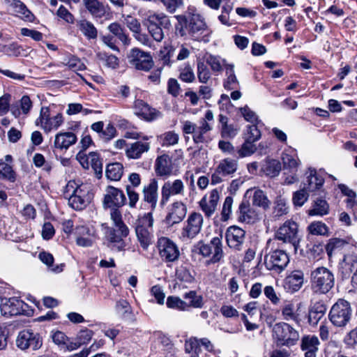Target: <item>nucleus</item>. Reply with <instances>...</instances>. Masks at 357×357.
<instances>
[{
	"mask_svg": "<svg viewBox=\"0 0 357 357\" xmlns=\"http://www.w3.org/2000/svg\"><path fill=\"white\" fill-rule=\"evenodd\" d=\"M184 191L185 185L181 179L165 182L161 188L160 204L165 205L172 196L183 195Z\"/></svg>",
	"mask_w": 357,
	"mask_h": 357,
	"instance_id": "obj_15",
	"label": "nucleus"
},
{
	"mask_svg": "<svg viewBox=\"0 0 357 357\" xmlns=\"http://www.w3.org/2000/svg\"><path fill=\"white\" fill-rule=\"evenodd\" d=\"M152 211L144 213L142 217L139 218L136 225H141L143 227L153 230L154 220Z\"/></svg>",
	"mask_w": 357,
	"mask_h": 357,
	"instance_id": "obj_62",
	"label": "nucleus"
},
{
	"mask_svg": "<svg viewBox=\"0 0 357 357\" xmlns=\"http://www.w3.org/2000/svg\"><path fill=\"white\" fill-rule=\"evenodd\" d=\"M351 316V309L348 301L339 299L331 307L329 312V319L337 327H344L349 321Z\"/></svg>",
	"mask_w": 357,
	"mask_h": 357,
	"instance_id": "obj_6",
	"label": "nucleus"
},
{
	"mask_svg": "<svg viewBox=\"0 0 357 357\" xmlns=\"http://www.w3.org/2000/svg\"><path fill=\"white\" fill-rule=\"evenodd\" d=\"M77 26L79 31L88 38L95 39L98 36V31L94 25L86 20H80L77 22Z\"/></svg>",
	"mask_w": 357,
	"mask_h": 357,
	"instance_id": "obj_41",
	"label": "nucleus"
},
{
	"mask_svg": "<svg viewBox=\"0 0 357 357\" xmlns=\"http://www.w3.org/2000/svg\"><path fill=\"white\" fill-rule=\"evenodd\" d=\"M85 8L91 15L96 17H101L105 14V7L98 0H82Z\"/></svg>",
	"mask_w": 357,
	"mask_h": 357,
	"instance_id": "obj_36",
	"label": "nucleus"
},
{
	"mask_svg": "<svg viewBox=\"0 0 357 357\" xmlns=\"http://www.w3.org/2000/svg\"><path fill=\"white\" fill-rule=\"evenodd\" d=\"M108 30L115 36H116L123 43L124 45H130V39L124 33L123 28L119 24L116 22L110 24L108 26Z\"/></svg>",
	"mask_w": 357,
	"mask_h": 357,
	"instance_id": "obj_47",
	"label": "nucleus"
},
{
	"mask_svg": "<svg viewBox=\"0 0 357 357\" xmlns=\"http://www.w3.org/2000/svg\"><path fill=\"white\" fill-rule=\"evenodd\" d=\"M220 199V193L217 189L212 190L208 197L204 196L199 202V206L205 215L211 217L216 210Z\"/></svg>",
	"mask_w": 357,
	"mask_h": 357,
	"instance_id": "obj_18",
	"label": "nucleus"
},
{
	"mask_svg": "<svg viewBox=\"0 0 357 357\" xmlns=\"http://www.w3.org/2000/svg\"><path fill=\"white\" fill-rule=\"evenodd\" d=\"M153 230L143 227L141 225L135 226V234L141 247L146 250L153 243Z\"/></svg>",
	"mask_w": 357,
	"mask_h": 357,
	"instance_id": "obj_31",
	"label": "nucleus"
},
{
	"mask_svg": "<svg viewBox=\"0 0 357 357\" xmlns=\"http://www.w3.org/2000/svg\"><path fill=\"white\" fill-rule=\"evenodd\" d=\"M272 337L278 346L289 347L296 344L299 333L289 324L280 322L273 326Z\"/></svg>",
	"mask_w": 357,
	"mask_h": 357,
	"instance_id": "obj_3",
	"label": "nucleus"
},
{
	"mask_svg": "<svg viewBox=\"0 0 357 357\" xmlns=\"http://www.w3.org/2000/svg\"><path fill=\"white\" fill-rule=\"evenodd\" d=\"M93 332L89 329L80 331L77 335V340L73 342L70 345L71 350H75L81 347L82 344L88 343L92 338Z\"/></svg>",
	"mask_w": 357,
	"mask_h": 357,
	"instance_id": "obj_43",
	"label": "nucleus"
},
{
	"mask_svg": "<svg viewBox=\"0 0 357 357\" xmlns=\"http://www.w3.org/2000/svg\"><path fill=\"white\" fill-rule=\"evenodd\" d=\"M150 149L149 142L137 141L127 146L125 154L128 159L137 160L141 158L144 153L149 152Z\"/></svg>",
	"mask_w": 357,
	"mask_h": 357,
	"instance_id": "obj_21",
	"label": "nucleus"
},
{
	"mask_svg": "<svg viewBox=\"0 0 357 357\" xmlns=\"http://www.w3.org/2000/svg\"><path fill=\"white\" fill-rule=\"evenodd\" d=\"M172 170V160L168 155L158 156L155 160V171L160 176H169Z\"/></svg>",
	"mask_w": 357,
	"mask_h": 357,
	"instance_id": "obj_32",
	"label": "nucleus"
},
{
	"mask_svg": "<svg viewBox=\"0 0 357 357\" xmlns=\"http://www.w3.org/2000/svg\"><path fill=\"white\" fill-rule=\"evenodd\" d=\"M158 248L160 257L167 262L175 261L180 256L178 246L167 237H161L158 239Z\"/></svg>",
	"mask_w": 357,
	"mask_h": 357,
	"instance_id": "obj_13",
	"label": "nucleus"
},
{
	"mask_svg": "<svg viewBox=\"0 0 357 357\" xmlns=\"http://www.w3.org/2000/svg\"><path fill=\"white\" fill-rule=\"evenodd\" d=\"M199 253L204 257H208L212 255L207 264H215L223 257L222 236L213 237L209 243L201 244L199 247Z\"/></svg>",
	"mask_w": 357,
	"mask_h": 357,
	"instance_id": "obj_9",
	"label": "nucleus"
},
{
	"mask_svg": "<svg viewBox=\"0 0 357 357\" xmlns=\"http://www.w3.org/2000/svg\"><path fill=\"white\" fill-rule=\"evenodd\" d=\"M289 212V208L287 206V203L284 199L278 197L274 202L273 207L272 218L276 220L284 215L287 214Z\"/></svg>",
	"mask_w": 357,
	"mask_h": 357,
	"instance_id": "obj_42",
	"label": "nucleus"
},
{
	"mask_svg": "<svg viewBox=\"0 0 357 357\" xmlns=\"http://www.w3.org/2000/svg\"><path fill=\"white\" fill-rule=\"evenodd\" d=\"M15 344L22 351L29 349L36 351L42 347L43 340L39 333H33L31 330H23L18 333Z\"/></svg>",
	"mask_w": 357,
	"mask_h": 357,
	"instance_id": "obj_10",
	"label": "nucleus"
},
{
	"mask_svg": "<svg viewBox=\"0 0 357 357\" xmlns=\"http://www.w3.org/2000/svg\"><path fill=\"white\" fill-rule=\"evenodd\" d=\"M185 351L190 354V357H199L201 351L199 339L197 337H191L185 341Z\"/></svg>",
	"mask_w": 357,
	"mask_h": 357,
	"instance_id": "obj_48",
	"label": "nucleus"
},
{
	"mask_svg": "<svg viewBox=\"0 0 357 357\" xmlns=\"http://www.w3.org/2000/svg\"><path fill=\"white\" fill-rule=\"evenodd\" d=\"M320 342L315 335H305L302 337L301 347L305 351V357H316Z\"/></svg>",
	"mask_w": 357,
	"mask_h": 357,
	"instance_id": "obj_24",
	"label": "nucleus"
},
{
	"mask_svg": "<svg viewBox=\"0 0 357 357\" xmlns=\"http://www.w3.org/2000/svg\"><path fill=\"white\" fill-rule=\"evenodd\" d=\"M245 139L255 142L261 137V131L259 130L257 125L253 124L248 126L245 132Z\"/></svg>",
	"mask_w": 357,
	"mask_h": 357,
	"instance_id": "obj_63",
	"label": "nucleus"
},
{
	"mask_svg": "<svg viewBox=\"0 0 357 357\" xmlns=\"http://www.w3.org/2000/svg\"><path fill=\"white\" fill-rule=\"evenodd\" d=\"M252 204L266 209L268 206L266 192L259 189L256 190L253 195Z\"/></svg>",
	"mask_w": 357,
	"mask_h": 357,
	"instance_id": "obj_59",
	"label": "nucleus"
},
{
	"mask_svg": "<svg viewBox=\"0 0 357 357\" xmlns=\"http://www.w3.org/2000/svg\"><path fill=\"white\" fill-rule=\"evenodd\" d=\"M63 63L74 71L83 70L85 69V66L81 60L74 56H70L64 59Z\"/></svg>",
	"mask_w": 357,
	"mask_h": 357,
	"instance_id": "obj_56",
	"label": "nucleus"
},
{
	"mask_svg": "<svg viewBox=\"0 0 357 357\" xmlns=\"http://www.w3.org/2000/svg\"><path fill=\"white\" fill-rule=\"evenodd\" d=\"M126 201V198L122 190L112 186L106 188L103 200L105 208L121 207Z\"/></svg>",
	"mask_w": 357,
	"mask_h": 357,
	"instance_id": "obj_16",
	"label": "nucleus"
},
{
	"mask_svg": "<svg viewBox=\"0 0 357 357\" xmlns=\"http://www.w3.org/2000/svg\"><path fill=\"white\" fill-rule=\"evenodd\" d=\"M12 8L17 15L24 20L32 22L33 15L20 0H12Z\"/></svg>",
	"mask_w": 357,
	"mask_h": 357,
	"instance_id": "obj_38",
	"label": "nucleus"
},
{
	"mask_svg": "<svg viewBox=\"0 0 357 357\" xmlns=\"http://www.w3.org/2000/svg\"><path fill=\"white\" fill-rule=\"evenodd\" d=\"M144 24L146 27L160 26L168 29L171 26L170 20L165 14L153 11L146 13Z\"/></svg>",
	"mask_w": 357,
	"mask_h": 357,
	"instance_id": "obj_20",
	"label": "nucleus"
},
{
	"mask_svg": "<svg viewBox=\"0 0 357 357\" xmlns=\"http://www.w3.org/2000/svg\"><path fill=\"white\" fill-rule=\"evenodd\" d=\"M89 167L93 169L96 176L100 178L102 174V164L98 153L91 152L89 153Z\"/></svg>",
	"mask_w": 357,
	"mask_h": 357,
	"instance_id": "obj_52",
	"label": "nucleus"
},
{
	"mask_svg": "<svg viewBox=\"0 0 357 357\" xmlns=\"http://www.w3.org/2000/svg\"><path fill=\"white\" fill-rule=\"evenodd\" d=\"M348 242L342 238H331L325 246L326 251L329 257H331L333 252L344 248Z\"/></svg>",
	"mask_w": 357,
	"mask_h": 357,
	"instance_id": "obj_45",
	"label": "nucleus"
},
{
	"mask_svg": "<svg viewBox=\"0 0 357 357\" xmlns=\"http://www.w3.org/2000/svg\"><path fill=\"white\" fill-rule=\"evenodd\" d=\"M123 171V165L120 162H114L107 166L105 174L108 179L116 181L121 179Z\"/></svg>",
	"mask_w": 357,
	"mask_h": 357,
	"instance_id": "obj_40",
	"label": "nucleus"
},
{
	"mask_svg": "<svg viewBox=\"0 0 357 357\" xmlns=\"http://www.w3.org/2000/svg\"><path fill=\"white\" fill-rule=\"evenodd\" d=\"M0 179H6L10 182H15L16 174L12 166L0 160Z\"/></svg>",
	"mask_w": 357,
	"mask_h": 357,
	"instance_id": "obj_49",
	"label": "nucleus"
},
{
	"mask_svg": "<svg viewBox=\"0 0 357 357\" xmlns=\"http://www.w3.org/2000/svg\"><path fill=\"white\" fill-rule=\"evenodd\" d=\"M75 233L77 234V244L82 247H89L94 241V232L92 229L86 226H79L76 227Z\"/></svg>",
	"mask_w": 357,
	"mask_h": 357,
	"instance_id": "obj_25",
	"label": "nucleus"
},
{
	"mask_svg": "<svg viewBox=\"0 0 357 357\" xmlns=\"http://www.w3.org/2000/svg\"><path fill=\"white\" fill-rule=\"evenodd\" d=\"M238 220L241 222L251 224L259 219V214L250 208L248 201H242L237 211Z\"/></svg>",
	"mask_w": 357,
	"mask_h": 357,
	"instance_id": "obj_23",
	"label": "nucleus"
},
{
	"mask_svg": "<svg viewBox=\"0 0 357 357\" xmlns=\"http://www.w3.org/2000/svg\"><path fill=\"white\" fill-rule=\"evenodd\" d=\"M326 311V306L320 303H316L310 310L308 321L310 324L315 326L321 319Z\"/></svg>",
	"mask_w": 357,
	"mask_h": 357,
	"instance_id": "obj_37",
	"label": "nucleus"
},
{
	"mask_svg": "<svg viewBox=\"0 0 357 357\" xmlns=\"http://www.w3.org/2000/svg\"><path fill=\"white\" fill-rule=\"evenodd\" d=\"M167 306L169 308L183 311L189 308V305L186 302L176 296H169L167 299Z\"/></svg>",
	"mask_w": 357,
	"mask_h": 357,
	"instance_id": "obj_57",
	"label": "nucleus"
},
{
	"mask_svg": "<svg viewBox=\"0 0 357 357\" xmlns=\"http://www.w3.org/2000/svg\"><path fill=\"white\" fill-rule=\"evenodd\" d=\"M179 71V78L183 82L191 83L195 81V75L193 68L189 63L185 64L183 67L180 68Z\"/></svg>",
	"mask_w": 357,
	"mask_h": 357,
	"instance_id": "obj_53",
	"label": "nucleus"
},
{
	"mask_svg": "<svg viewBox=\"0 0 357 357\" xmlns=\"http://www.w3.org/2000/svg\"><path fill=\"white\" fill-rule=\"evenodd\" d=\"M253 143L254 142L245 139V142L237 151L238 156L241 158H245L254 153L256 151V147Z\"/></svg>",
	"mask_w": 357,
	"mask_h": 357,
	"instance_id": "obj_60",
	"label": "nucleus"
},
{
	"mask_svg": "<svg viewBox=\"0 0 357 357\" xmlns=\"http://www.w3.org/2000/svg\"><path fill=\"white\" fill-rule=\"evenodd\" d=\"M197 74L199 81L203 84H206L211 77L207 65L202 61H197Z\"/></svg>",
	"mask_w": 357,
	"mask_h": 357,
	"instance_id": "obj_50",
	"label": "nucleus"
},
{
	"mask_svg": "<svg viewBox=\"0 0 357 357\" xmlns=\"http://www.w3.org/2000/svg\"><path fill=\"white\" fill-rule=\"evenodd\" d=\"M275 238L283 243L292 244L296 248L300 243L298 225L293 220H287L274 231Z\"/></svg>",
	"mask_w": 357,
	"mask_h": 357,
	"instance_id": "obj_4",
	"label": "nucleus"
},
{
	"mask_svg": "<svg viewBox=\"0 0 357 357\" xmlns=\"http://www.w3.org/2000/svg\"><path fill=\"white\" fill-rule=\"evenodd\" d=\"M309 197L307 190L305 188L294 192L293 196V203L296 206H301L307 200Z\"/></svg>",
	"mask_w": 357,
	"mask_h": 357,
	"instance_id": "obj_64",
	"label": "nucleus"
},
{
	"mask_svg": "<svg viewBox=\"0 0 357 357\" xmlns=\"http://www.w3.org/2000/svg\"><path fill=\"white\" fill-rule=\"evenodd\" d=\"M32 106L33 103L29 96H23L20 100V107L17 105H13L10 107V112L15 118H18L22 114L27 115Z\"/></svg>",
	"mask_w": 357,
	"mask_h": 357,
	"instance_id": "obj_33",
	"label": "nucleus"
},
{
	"mask_svg": "<svg viewBox=\"0 0 357 357\" xmlns=\"http://www.w3.org/2000/svg\"><path fill=\"white\" fill-rule=\"evenodd\" d=\"M144 201L151 204V211H154L158 202V183L153 179L142 190Z\"/></svg>",
	"mask_w": 357,
	"mask_h": 357,
	"instance_id": "obj_27",
	"label": "nucleus"
},
{
	"mask_svg": "<svg viewBox=\"0 0 357 357\" xmlns=\"http://www.w3.org/2000/svg\"><path fill=\"white\" fill-rule=\"evenodd\" d=\"M128 63L139 70L149 71L153 66V60L150 53L135 47L127 56Z\"/></svg>",
	"mask_w": 357,
	"mask_h": 357,
	"instance_id": "obj_8",
	"label": "nucleus"
},
{
	"mask_svg": "<svg viewBox=\"0 0 357 357\" xmlns=\"http://www.w3.org/2000/svg\"><path fill=\"white\" fill-rule=\"evenodd\" d=\"M232 204L233 198L230 196L227 197L224 201L221 213V219L222 221H227L229 219L232 212Z\"/></svg>",
	"mask_w": 357,
	"mask_h": 357,
	"instance_id": "obj_61",
	"label": "nucleus"
},
{
	"mask_svg": "<svg viewBox=\"0 0 357 357\" xmlns=\"http://www.w3.org/2000/svg\"><path fill=\"white\" fill-rule=\"evenodd\" d=\"M52 337L53 342L61 349L72 351L70 349V345L73 341H70V340L63 332L59 331H56L53 333Z\"/></svg>",
	"mask_w": 357,
	"mask_h": 357,
	"instance_id": "obj_46",
	"label": "nucleus"
},
{
	"mask_svg": "<svg viewBox=\"0 0 357 357\" xmlns=\"http://www.w3.org/2000/svg\"><path fill=\"white\" fill-rule=\"evenodd\" d=\"M77 137L72 132H59L56 135L54 139V146L59 149H67L71 145L75 144Z\"/></svg>",
	"mask_w": 357,
	"mask_h": 357,
	"instance_id": "obj_30",
	"label": "nucleus"
},
{
	"mask_svg": "<svg viewBox=\"0 0 357 357\" xmlns=\"http://www.w3.org/2000/svg\"><path fill=\"white\" fill-rule=\"evenodd\" d=\"M135 113L146 121H153L160 114L155 109L151 108L142 100H137L135 102Z\"/></svg>",
	"mask_w": 357,
	"mask_h": 357,
	"instance_id": "obj_29",
	"label": "nucleus"
},
{
	"mask_svg": "<svg viewBox=\"0 0 357 357\" xmlns=\"http://www.w3.org/2000/svg\"><path fill=\"white\" fill-rule=\"evenodd\" d=\"M206 65L210 66L213 72L220 73L222 71L224 63H226V61L220 56L209 54L206 57Z\"/></svg>",
	"mask_w": 357,
	"mask_h": 357,
	"instance_id": "obj_51",
	"label": "nucleus"
},
{
	"mask_svg": "<svg viewBox=\"0 0 357 357\" xmlns=\"http://www.w3.org/2000/svg\"><path fill=\"white\" fill-rule=\"evenodd\" d=\"M203 216L201 213H190L181 231L180 239L183 242L191 241L200 232L203 225Z\"/></svg>",
	"mask_w": 357,
	"mask_h": 357,
	"instance_id": "obj_7",
	"label": "nucleus"
},
{
	"mask_svg": "<svg viewBox=\"0 0 357 357\" xmlns=\"http://www.w3.org/2000/svg\"><path fill=\"white\" fill-rule=\"evenodd\" d=\"M211 130L212 126L209 123L200 121L196 136H192L193 141L197 144L203 142L204 141V135Z\"/></svg>",
	"mask_w": 357,
	"mask_h": 357,
	"instance_id": "obj_55",
	"label": "nucleus"
},
{
	"mask_svg": "<svg viewBox=\"0 0 357 357\" xmlns=\"http://www.w3.org/2000/svg\"><path fill=\"white\" fill-rule=\"evenodd\" d=\"M186 29L196 40H201L202 36L208 32V27L204 18L198 14H193L188 18Z\"/></svg>",
	"mask_w": 357,
	"mask_h": 357,
	"instance_id": "obj_14",
	"label": "nucleus"
},
{
	"mask_svg": "<svg viewBox=\"0 0 357 357\" xmlns=\"http://www.w3.org/2000/svg\"><path fill=\"white\" fill-rule=\"evenodd\" d=\"M329 212V205L326 200L317 199L314 201L312 208L308 211V215L310 216L318 215L324 216Z\"/></svg>",
	"mask_w": 357,
	"mask_h": 357,
	"instance_id": "obj_39",
	"label": "nucleus"
},
{
	"mask_svg": "<svg viewBox=\"0 0 357 357\" xmlns=\"http://www.w3.org/2000/svg\"><path fill=\"white\" fill-rule=\"evenodd\" d=\"M187 213V207L182 202L177 201L174 202L169 209L165 220L169 225H174L179 223L185 218Z\"/></svg>",
	"mask_w": 357,
	"mask_h": 357,
	"instance_id": "obj_19",
	"label": "nucleus"
},
{
	"mask_svg": "<svg viewBox=\"0 0 357 357\" xmlns=\"http://www.w3.org/2000/svg\"><path fill=\"white\" fill-rule=\"evenodd\" d=\"M64 195L68 199V204L75 210L84 209L91 201L93 195L89 188L84 184H78L70 181L66 185Z\"/></svg>",
	"mask_w": 357,
	"mask_h": 357,
	"instance_id": "obj_1",
	"label": "nucleus"
},
{
	"mask_svg": "<svg viewBox=\"0 0 357 357\" xmlns=\"http://www.w3.org/2000/svg\"><path fill=\"white\" fill-rule=\"evenodd\" d=\"M311 284L314 292L326 294L334 286V275L326 267H318L311 272Z\"/></svg>",
	"mask_w": 357,
	"mask_h": 357,
	"instance_id": "obj_2",
	"label": "nucleus"
},
{
	"mask_svg": "<svg viewBox=\"0 0 357 357\" xmlns=\"http://www.w3.org/2000/svg\"><path fill=\"white\" fill-rule=\"evenodd\" d=\"M184 298L190 301L189 307L200 308L203 306V297L197 295L195 291H190L184 294Z\"/></svg>",
	"mask_w": 357,
	"mask_h": 357,
	"instance_id": "obj_54",
	"label": "nucleus"
},
{
	"mask_svg": "<svg viewBox=\"0 0 357 357\" xmlns=\"http://www.w3.org/2000/svg\"><path fill=\"white\" fill-rule=\"evenodd\" d=\"M304 275L301 271H294L284 280V288L289 292L298 291L303 284Z\"/></svg>",
	"mask_w": 357,
	"mask_h": 357,
	"instance_id": "obj_22",
	"label": "nucleus"
},
{
	"mask_svg": "<svg viewBox=\"0 0 357 357\" xmlns=\"http://www.w3.org/2000/svg\"><path fill=\"white\" fill-rule=\"evenodd\" d=\"M129 232L130 231L127 226L122 227H108L105 232V237L111 248L121 251L124 250L126 245L124 239L128 236Z\"/></svg>",
	"mask_w": 357,
	"mask_h": 357,
	"instance_id": "obj_12",
	"label": "nucleus"
},
{
	"mask_svg": "<svg viewBox=\"0 0 357 357\" xmlns=\"http://www.w3.org/2000/svg\"><path fill=\"white\" fill-rule=\"evenodd\" d=\"M238 168V160L230 157L222 159L218 163L211 174V184L217 185L223 181L225 177H232Z\"/></svg>",
	"mask_w": 357,
	"mask_h": 357,
	"instance_id": "obj_5",
	"label": "nucleus"
},
{
	"mask_svg": "<svg viewBox=\"0 0 357 357\" xmlns=\"http://www.w3.org/2000/svg\"><path fill=\"white\" fill-rule=\"evenodd\" d=\"M63 123V117L61 113L54 116H50V109L43 107L40 111V116L36 120V125L40 126L45 132H50L52 130L58 129Z\"/></svg>",
	"mask_w": 357,
	"mask_h": 357,
	"instance_id": "obj_11",
	"label": "nucleus"
},
{
	"mask_svg": "<svg viewBox=\"0 0 357 357\" xmlns=\"http://www.w3.org/2000/svg\"><path fill=\"white\" fill-rule=\"evenodd\" d=\"M289 261V257L286 252L282 250H275L271 256V266H269V270L280 273L285 268Z\"/></svg>",
	"mask_w": 357,
	"mask_h": 357,
	"instance_id": "obj_26",
	"label": "nucleus"
},
{
	"mask_svg": "<svg viewBox=\"0 0 357 357\" xmlns=\"http://www.w3.org/2000/svg\"><path fill=\"white\" fill-rule=\"evenodd\" d=\"M22 306L21 301L15 298H9L1 304V312L6 317L17 315L22 312Z\"/></svg>",
	"mask_w": 357,
	"mask_h": 357,
	"instance_id": "obj_28",
	"label": "nucleus"
},
{
	"mask_svg": "<svg viewBox=\"0 0 357 357\" xmlns=\"http://www.w3.org/2000/svg\"><path fill=\"white\" fill-rule=\"evenodd\" d=\"M245 231L239 227H229L226 231L227 245L231 248L241 250L245 240Z\"/></svg>",
	"mask_w": 357,
	"mask_h": 357,
	"instance_id": "obj_17",
	"label": "nucleus"
},
{
	"mask_svg": "<svg viewBox=\"0 0 357 357\" xmlns=\"http://www.w3.org/2000/svg\"><path fill=\"white\" fill-rule=\"evenodd\" d=\"M38 258L47 266L48 270L54 273L62 272L65 266L64 264L54 265L53 255L45 251L39 253Z\"/></svg>",
	"mask_w": 357,
	"mask_h": 357,
	"instance_id": "obj_35",
	"label": "nucleus"
},
{
	"mask_svg": "<svg viewBox=\"0 0 357 357\" xmlns=\"http://www.w3.org/2000/svg\"><path fill=\"white\" fill-rule=\"evenodd\" d=\"M307 229L310 234L316 236H328L329 233L328 226L321 221L311 222Z\"/></svg>",
	"mask_w": 357,
	"mask_h": 357,
	"instance_id": "obj_44",
	"label": "nucleus"
},
{
	"mask_svg": "<svg viewBox=\"0 0 357 357\" xmlns=\"http://www.w3.org/2000/svg\"><path fill=\"white\" fill-rule=\"evenodd\" d=\"M307 176V183L305 184L304 188L310 192H314L317 190H319L321 187H322L324 179L317 175V171L315 169H309Z\"/></svg>",
	"mask_w": 357,
	"mask_h": 357,
	"instance_id": "obj_34",
	"label": "nucleus"
},
{
	"mask_svg": "<svg viewBox=\"0 0 357 357\" xmlns=\"http://www.w3.org/2000/svg\"><path fill=\"white\" fill-rule=\"evenodd\" d=\"M162 139V146H170L177 144L179 137L177 133L174 131L166 132L160 136Z\"/></svg>",
	"mask_w": 357,
	"mask_h": 357,
	"instance_id": "obj_58",
	"label": "nucleus"
}]
</instances>
